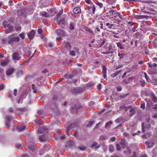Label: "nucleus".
I'll list each match as a JSON object with an SVG mask.
<instances>
[{
	"instance_id": "6ab92c4d",
	"label": "nucleus",
	"mask_w": 157,
	"mask_h": 157,
	"mask_svg": "<svg viewBox=\"0 0 157 157\" xmlns=\"http://www.w3.org/2000/svg\"><path fill=\"white\" fill-rule=\"evenodd\" d=\"M45 147H43L41 148L40 150V153L41 155L43 154L45 151Z\"/></svg>"
},
{
	"instance_id": "c756f323",
	"label": "nucleus",
	"mask_w": 157,
	"mask_h": 157,
	"mask_svg": "<svg viewBox=\"0 0 157 157\" xmlns=\"http://www.w3.org/2000/svg\"><path fill=\"white\" fill-rule=\"evenodd\" d=\"M78 148L79 149L81 150H84L86 148V147L83 146H80Z\"/></svg>"
},
{
	"instance_id": "c9c22d12",
	"label": "nucleus",
	"mask_w": 157,
	"mask_h": 157,
	"mask_svg": "<svg viewBox=\"0 0 157 157\" xmlns=\"http://www.w3.org/2000/svg\"><path fill=\"white\" fill-rule=\"evenodd\" d=\"M141 104L140 107L142 108H145V103L143 101H142L141 102Z\"/></svg>"
},
{
	"instance_id": "052dcab7",
	"label": "nucleus",
	"mask_w": 157,
	"mask_h": 157,
	"mask_svg": "<svg viewBox=\"0 0 157 157\" xmlns=\"http://www.w3.org/2000/svg\"><path fill=\"white\" fill-rule=\"evenodd\" d=\"M98 88L99 90H101V85L100 84H99L98 85Z\"/></svg>"
},
{
	"instance_id": "f3484780",
	"label": "nucleus",
	"mask_w": 157,
	"mask_h": 157,
	"mask_svg": "<svg viewBox=\"0 0 157 157\" xmlns=\"http://www.w3.org/2000/svg\"><path fill=\"white\" fill-rule=\"evenodd\" d=\"M151 95L152 98V100L154 102H156L157 100V98L153 93H151Z\"/></svg>"
},
{
	"instance_id": "0eeeda50",
	"label": "nucleus",
	"mask_w": 157,
	"mask_h": 157,
	"mask_svg": "<svg viewBox=\"0 0 157 157\" xmlns=\"http://www.w3.org/2000/svg\"><path fill=\"white\" fill-rule=\"evenodd\" d=\"M88 10H89V13L94 14L95 11V8L94 6H92L89 7L88 8Z\"/></svg>"
},
{
	"instance_id": "ea45409f",
	"label": "nucleus",
	"mask_w": 157,
	"mask_h": 157,
	"mask_svg": "<svg viewBox=\"0 0 157 157\" xmlns=\"http://www.w3.org/2000/svg\"><path fill=\"white\" fill-rule=\"evenodd\" d=\"M22 146V145L21 144H17L16 145V147L17 148H20Z\"/></svg>"
},
{
	"instance_id": "72a5a7b5",
	"label": "nucleus",
	"mask_w": 157,
	"mask_h": 157,
	"mask_svg": "<svg viewBox=\"0 0 157 157\" xmlns=\"http://www.w3.org/2000/svg\"><path fill=\"white\" fill-rule=\"evenodd\" d=\"M112 123V122L111 121L107 122L105 124V127L107 128Z\"/></svg>"
},
{
	"instance_id": "8fccbe9b",
	"label": "nucleus",
	"mask_w": 157,
	"mask_h": 157,
	"mask_svg": "<svg viewBox=\"0 0 157 157\" xmlns=\"http://www.w3.org/2000/svg\"><path fill=\"white\" fill-rule=\"evenodd\" d=\"M135 110L133 109H131L130 110V112L131 113V114H133Z\"/></svg>"
},
{
	"instance_id": "ddd939ff",
	"label": "nucleus",
	"mask_w": 157,
	"mask_h": 157,
	"mask_svg": "<svg viewBox=\"0 0 157 157\" xmlns=\"http://www.w3.org/2000/svg\"><path fill=\"white\" fill-rule=\"evenodd\" d=\"M117 44L118 47L121 49H123L124 48V44H122L120 42L117 43Z\"/></svg>"
},
{
	"instance_id": "79ce46f5",
	"label": "nucleus",
	"mask_w": 157,
	"mask_h": 157,
	"mask_svg": "<svg viewBox=\"0 0 157 157\" xmlns=\"http://www.w3.org/2000/svg\"><path fill=\"white\" fill-rule=\"evenodd\" d=\"M109 150V151L111 152H112L113 151V146H110Z\"/></svg>"
},
{
	"instance_id": "338daca9",
	"label": "nucleus",
	"mask_w": 157,
	"mask_h": 157,
	"mask_svg": "<svg viewBox=\"0 0 157 157\" xmlns=\"http://www.w3.org/2000/svg\"><path fill=\"white\" fill-rule=\"evenodd\" d=\"M100 26H99V28L101 29H103V24L102 23H101L100 24Z\"/></svg>"
},
{
	"instance_id": "aec40b11",
	"label": "nucleus",
	"mask_w": 157,
	"mask_h": 157,
	"mask_svg": "<svg viewBox=\"0 0 157 157\" xmlns=\"http://www.w3.org/2000/svg\"><path fill=\"white\" fill-rule=\"evenodd\" d=\"M26 128L27 127L25 126H23L21 127H18L17 128V129L20 131H23L25 129H26Z\"/></svg>"
},
{
	"instance_id": "6e6552de",
	"label": "nucleus",
	"mask_w": 157,
	"mask_h": 157,
	"mask_svg": "<svg viewBox=\"0 0 157 157\" xmlns=\"http://www.w3.org/2000/svg\"><path fill=\"white\" fill-rule=\"evenodd\" d=\"M35 34V32L34 30H32L31 32L29 33L28 35L29 38L31 39L33 38Z\"/></svg>"
},
{
	"instance_id": "774afa93",
	"label": "nucleus",
	"mask_w": 157,
	"mask_h": 157,
	"mask_svg": "<svg viewBox=\"0 0 157 157\" xmlns=\"http://www.w3.org/2000/svg\"><path fill=\"white\" fill-rule=\"evenodd\" d=\"M153 117L155 118H157V113H155V114H154L153 115Z\"/></svg>"
},
{
	"instance_id": "37998d69",
	"label": "nucleus",
	"mask_w": 157,
	"mask_h": 157,
	"mask_svg": "<svg viewBox=\"0 0 157 157\" xmlns=\"http://www.w3.org/2000/svg\"><path fill=\"white\" fill-rule=\"evenodd\" d=\"M13 94L14 96H16L17 95V90L16 89H15L13 90Z\"/></svg>"
},
{
	"instance_id": "13d9d810",
	"label": "nucleus",
	"mask_w": 157,
	"mask_h": 157,
	"mask_svg": "<svg viewBox=\"0 0 157 157\" xmlns=\"http://www.w3.org/2000/svg\"><path fill=\"white\" fill-rule=\"evenodd\" d=\"M61 39H62V38L61 37H57L56 38V40H58V41H60V40H61Z\"/></svg>"
},
{
	"instance_id": "603ef678",
	"label": "nucleus",
	"mask_w": 157,
	"mask_h": 157,
	"mask_svg": "<svg viewBox=\"0 0 157 157\" xmlns=\"http://www.w3.org/2000/svg\"><path fill=\"white\" fill-rule=\"evenodd\" d=\"M48 71L47 69L46 68L42 71V72L43 73H46Z\"/></svg>"
},
{
	"instance_id": "473e14b6",
	"label": "nucleus",
	"mask_w": 157,
	"mask_h": 157,
	"mask_svg": "<svg viewBox=\"0 0 157 157\" xmlns=\"http://www.w3.org/2000/svg\"><path fill=\"white\" fill-rule=\"evenodd\" d=\"M13 30V26H10L8 27V32H11Z\"/></svg>"
},
{
	"instance_id": "20e7f679",
	"label": "nucleus",
	"mask_w": 157,
	"mask_h": 157,
	"mask_svg": "<svg viewBox=\"0 0 157 157\" xmlns=\"http://www.w3.org/2000/svg\"><path fill=\"white\" fill-rule=\"evenodd\" d=\"M11 116L8 115H6L5 118V125L7 128H9L10 127L9 121L11 119Z\"/></svg>"
},
{
	"instance_id": "4c0bfd02",
	"label": "nucleus",
	"mask_w": 157,
	"mask_h": 157,
	"mask_svg": "<svg viewBox=\"0 0 157 157\" xmlns=\"http://www.w3.org/2000/svg\"><path fill=\"white\" fill-rule=\"evenodd\" d=\"M118 74H119L118 72H116V73H114L113 74H112V76L113 77H114L116 76H117Z\"/></svg>"
},
{
	"instance_id": "49530a36",
	"label": "nucleus",
	"mask_w": 157,
	"mask_h": 157,
	"mask_svg": "<svg viewBox=\"0 0 157 157\" xmlns=\"http://www.w3.org/2000/svg\"><path fill=\"white\" fill-rule=\"evenodd\" d=\"M140 83L143 86H144L145 85V82L144 81H141Z\"/></svg>"
},
{
	"instance_id": "4468645a",
	"label": "nucleus",
	"mask_w": 157,
	"mask_h": 157,
	"mask_svg": "<svg viewBox=\"0 0 157 157\" xmlns=\"http://www.w3.org/2000/svg\"><path fill=\"white\" fill-rule=\"evenodd\" d=\"M91 147H94L96 149H97L99 147V146L98 143L96 142H94L91 144Z\"/></svg>"
},
{
	"instance_id": "f257e3e1",
	"label": "nucleus",
	"mask_w": 157,
	"mask_h": 157,
	"mask_svg": "<svg viewBox=\"0 0 157 157\" xmlns=\"http://www.w3.org/2000/svg\"><path fill=\"white\" fill-rule=\"evenodd\" d=\"M47 132V128L44 126L38 129V132L39 133L43 134V135L40 136L39 137V140L40 141H44L47 139V134L46 133Z\"/></svg>"
},
{
	"instance_id": "09e8293b",
	"label": "nucleus",
	"mask_w": 157,
	"mask_h": 157,
	"mask_svg": "<svg viewBox=\"0 0 157 157\" xmlns=\"http://www.w3.org/2000/svg\"><path fill=\"white\" fill-rule=\"evenodd\" d=\"M21 29V26H18L17 27L16 29V30L17 31H20Z\"/></svg>"
},
{
	"instance_id": "e2e57ef3",
	"label": "nucleus",
	"mask_w": 157,
	"mask_h": 157,
	"mask_svg": "<svg viewBox=\"0 0 157 157\" xmlns=\"http://www.w3.org/2000/svg\"><path fill=\"white\" fill-rule=\"evenodd\" d=\"M105 40L104 39H103V41H102V42L101 43V44L100 45V46H101L102 45H103L104 43H105Z\"/></svg>"
},
{
	"instance_id": "a878e982",
	"label": "nucleus",
	"mask_w": 157,
	"mask_h": 157,
	"mask_svg": "<svg viewBox=\"0 0 157 157\" xmlns=\"http://www.w3.org/2000/svg\"><path fill=\"white\" fill-rule=\"evenodd\" d=\"M125 139H123L121 140V142L120 144L122 146H124L125 145Z\"/></svg>"
},
{
	"instance_id": "1a4fd4ad",
	"label": "nucleus",
	"mask_w": 157,
	"mask_h": 157,
	"mask_svg": "<svg viewBox=\"0 0 157 157\" xmlns=\"http://www.w3.org/2000/svg\"><path fill=\"white\" fill-rule=\"evenodd\" d=\"M73 12L75 14L80 13L81 12V9L79 7H76L73 10Z\"/></svg>"
},
{
	"instance_id": "5701e85b",
	"label": "nucleus",
	"mask_w": 157,
	"mask_h": 157,
	"mask_svg": "<svg viewBox=\"0 0 157 157\" xmlns=\"http://www.w3.org/2000/svg\"><path fill=\"white\" fill-rule=\"evenodd\" d=\"M149 70L151 71L150 73L151 74L155 75L156 74L157 72L155 70H154L152 68H150Z\"/></svg>"
},
{
	"instance_id": "393cba45",
	"label": "nucleus",
	"mask_w": 157,
	"mask_h": 157,
	"mask_svg": "<svg viewBox=\"0 0 157 157\" xmlns=\"http://www.w3.org/2000/svg\"><path fill=\"white\" fill-rule=\"evenodd\" d=\"M125 55V54L124 53H119L118 54V55L120 57V59H121L124 58Z\"/></svg>"
},
{
	"instance_id": "6e6d98bb",
	"label": "nucleus",
	"mask_w": 157,
	"mask_h": 157,
	"mask_svg": "<svg viewBox=\"0 0 157 157\" xmlns=\"http://www.w3.org/2000/svg\"><path fill=\"white\" fill-rule=\"evenodd\" d=\"M42 30L41 29H38V32L39 34H40L42 33Z\"/></svg>"
},
{
	"instance_id": "864d4df0",
	"label": "nucleus",
	"mask_w": 157,
	"mask_h": 157,
	"mask_svg": "<svg viewBox=\"0 0 157 157\" xmlns=\"http://www.w3.org/2000/svg\"><path fill=\"white\" fill-rule=\"evenodd\" d=\"M4 88V86L3 85L1 84L0 85V90H2Z\"/></svg>"
},
{
	"instance_id": "c03bdc74",
	"label": "nucleus",
	"mask_w": 157,
	"mask_h": 157,
	"mask_svg": "<svg viewBox=\"0 0 157 157\" xmlns=\"http://www.w3.org/2000/svg\"><path fill=\"white\" fill-rule=\"evenodd\" d=\"M128 23L130 26L134 24V23L132 21H129Z\"/></svg>"
},
{
	"instance_id": "680f3d73",
	"label": "nucleus",
	"mask_w": 157,
	"mask_h": 157,
	"mask_svg": "<svg viewBox=\"0 0 157 157\" xmlns=\"http://www.w3.org/2000/svg\"><path fill=\"white\" fill-rule=\"evenodd\" d=\"M125 152H128V153H129L130 152V150L129 149H127L125 151H124Z\"/></svg>"
},
{
	"instance_id": "58836bf2",
	"label": "nucleus",
	"mask_w": 157,
	"mask_h": 157,
	"mask_svg": "<svg viewBox=\"0 0 157 157\" xmlns=\"http://www.w3.org/2000/svg\"><path fill=\"white\" fill-rule=\"evenodd\" d=\"M122 87L121 86H119L117 88V91H120L121 90Z\"/></svg>"
},
{
	"instance_id": "c85d7f7f",
	"label": "nucleus",
	"mask_w": 157,
	"mask_h": 157,
	"mask_svg": "<svg viewBox=\"0 0 157 157\" xmlns=\"http://www.w3.org/2000/svg\"><path fill=\"white\" fill-rule=\"evenodd\" d=\"M70 54L71 55L74 56L75 55V52L73 50H71L70 52Z\"/></svg>"
},
{
	"instance_id": "a211bd4d",
	"label": "nucleus",
	"mask_w": 157,
	"mask_h": 157,
	"mask_svg": "<svg viewBox=\"0 0 157 157\" xmlns=\"http://www.w3.org/2000/svg\"><path fill=\"white\" fill-rule=\"evenodd\" d=\"M106 25L107 26H108V28L109 29H113L114 27L113 24H110L109 23H106Z\"/></svg>"
},
{
	"instance_id": "7c9ffc66",
	"label": "nucleus",
	"mask_w": 157,
	"mask_h": 157,
	"mask_svg": "<svg viewBox=\"0 0 157 157\" xmlns=\"http://www.w3.org/2000/svg\"><path fill=\"white\" fill-rule=\"evenodd\" d=\"M8 63V61H6L1 62V65L3 66L7 65Z\"/></svg>"
},
{
	"instance_id": "f03ea898",
	"label": "nucleus",
	"mask_w": 157,
	"mask_h": 157,
	"mask_svg": "<svg viewBox=\"0 0 157 157\" xmlns=\"http://www.w3.org/2000/svg\"><path fill=\"white\" fill-rule=\"evenodd\" d=\"M26 150L34 151L36 149V146L33 143L29 142L25 146Z\"/></svg>"
},
{
	"instance_id": "4d7b16f0",
	"label": "nucleus",
	"mask_w": 157,
	"mask_h": 157,
	"mask_svg": "<svg viewBox=\"0 0 157 157\" xmlns=\"http://www.w3.org/2000/svg\"><path fill=\"white\" fill-rule=\"evenodd\" d=\"M142 131L143 132H144V123H142Z\"/></svg>"
},
{
	"instance_id": "39448f33",
	"label": "nucleus",
	"mask_w": 157,
	"mask_h": 157,
	"mask_svg": "<svg viewBox=\"0 0 157 157\" xmlns=\"http://www.w3.org/2000/svg\"><path fill=\"white\" fill-rule=\"evenodd\" d=\"M56 32L58 35L62 36L66 34V33L63 30H60L59 29L56 30Z\"/></svg>"
},
{
	"instance_id": "a19ab883",
	"label": "nucleus",
	"mask_w": 157,
	"mask_h": 157,
	"mask_svg": "<svg viewBox=\"0 0 157 157\" xmlns=\"http://www.w3.org/2000/svg\"><path fill=\"white\" fill-rule=\"evenodd\" d=\"M117 149L118 151H120L121 149V147L120 145L118 144H117Z\"/></svg>"
},
{
	"instance_id": "3c124183",
	"label": "nucleus",
	"mask_w": 157,
	"mask_h": 157,
	"mask_svg": "<svg viewBox=\"0 0 157 157\" xmlns=\"http://www.w3.org/2000/svg\"><path fill=\"white\" fill-rule=\"evenodd\" d=\"M85 2L86 3L90 4L91 3V2L90 0H85Z\"/></svg>"
},
{
	"instance_id": "4be33fe9",
	"label": "nucleus",
	"mask_w": 157,
	"mask_h": 157,
	"mask_svg": "<svg viewBox=\"0 0 157 157\" xmlns=\"http://www.w3.org/2000/svg\"><path fill=\"white\" fill-rule=\"evenodd\" d=\"M64 19L63 18H62L59 21L58 24L59 25L64 24Z\"/></svg>"
},
{
	"instance_id": "b1692460",
	"label": "nucleus",
	"mask_w": 157,
	"mask_h": 157,
	"mask_svg": "<svg viewBox=\"0 0 157 157\" xmlns=\"http://www.w3.org/2000/svg\"><path fill=\"white\" fill-rule=\"evenodd\" d=\"M109 12L112 13V14H114V17H116L117 16L118 13L115 11L110 10L109 11Z\"/></svg>"
},
{
	"instance_id": "2f4dec72",
	"label": "nucleus",
	"mask_w": 157,
	"mask_h": 157,
	"mask_svg": "<svg viewBox=\"0 0 157 157\" xmlns=\"http://www.w3.org/2000/svg\"><path fill=\"white\" fill-rule=\"evenodd\" d=\"M42 15L44 17H47L48 16V14L47 12H44L42 13Z\"/></svg>"
},
{
	"instance_id": "a18cd8bd",
	"label": "nucleus",
	"mask_w": 157,
	"mask_h": 157,
	"mask_svg": "<svg viewBox=\"0 0 157 157\" xmlns=\"http://www.w3.org/2000/svg\"><path fill=\"white\" fill-rule=\"evenodd\" d=\"M68 1V0H61L63 4H65Z\"/></svg>"
},
{
	"instance_id": "f704fd0d",
	"label": "nucleus",
	"mask_w": 157,
	"mask_h": 157,
	"mask_svg": "<svg viewBox=\"0 0 157 157\" xmlns=\"http://www.w3.org/2000/svg\"><path fill=\"white\" fill-rule=\"evenodd\" d=\"M65 44L67 48H69L71 47V45L69 42H66Z\"/></svg>"
},
{
	"instance_id": "bb28decb",
	"label": "nucleus",
	"mask_w": 157,
	"mask_h": 157,
	"mask_svg": "<svg viewBox=\"0 0 157 157\" xmlns=\"http://www.w3.org/2000/svg\"><path fill=\"white\" fill-rule=\"evenodd\" d=\"M19 36L22 39H24L25 38L24 33H22L20 34Z\"/></svg>"
},
{
	"instance_id": "f8f14e48",
	"label": "nucleus",
	"mask_w": 157,
	"mask_h": 157,
	"mask_svg": "<svg viewBox=\"0 0 157 157\" xmlns=\"http://www.w3.org/2000/svg\"><path fill=\"white\" fill-rule=\"evenodd\" d=\"M101 29L99 28V26H97V27L94 29V32L95 33L98 35H99L101 33Z\"/></svg>"
},
{
	"instance_id": "dca6fc26",
	"label": "nucleus",
	"mask_w": 157,
	"mask_h": 157,
	"mask_svg": "<svg viewBox=\"0 0 157 157\" xmlns=\"http://www.w3.org/2000/svg\"><path fill=\"white\" fill-rule=\"evenodd\" d=\"M10 24V21H5L3 23V25L5 28H6L8 27Z\"/></svg>"
},
{
	"instance_id": "5fc2aeb1",
	"label": "nucleus",
	"mask_w": 157,
	"mask_h": 157,
	"mask_svg": "<svg viewBox=\"0 0 157 157\" xmlns=\"http://www.w3.org/2000/svg\"><path fill=\"white\" fill-rule=\"evenodd\" d=\"M115 139L116 138L115 137H112L110 139V140L112 141H114L115 140Z\"/></svg>"
},
{
	"instance_id": "2eb2a0df",
	"label": "nucleus",
	"mask_w": 157,
	"mask_h": 157,
	"mask_svg": "<svg viewBox=\"0 0 157 157\" xmlns=\"http://www.w3.org/2000/svg\"><path fill=\"white\" fill-rule=\"evenodd\" d=\"M147 144L148 148H150L152 147L154 145L155 142L154 141L147 142Z\"/></svg>"
},
{
	"instance_id": "e433bc0d",
	"label": "nucleus",
	"mask_w": 157,
	"mask_h": 157,
	"mask_svg": "<svg viewBox=\"0 0 157 157\" xmlns=\"http://www.w3.org/2000/svg\"><path fill=\"white\" fill-rule=\"evenodd\" d=\"M96 4L100 8L103 7V5L100 2H98L97 3H96Z\"/></svg>"
},
{
	"instance_id": "bf43d9fd",
	"label": "nucleus",
	"mask_w": 157,
	"mask_h": 157,
	"mask_svg": "<svg viewBox=\"0 0 157 157\" xmlns=\"http://www.w3.org/2000/svg\"><path fill=\"white\" fill-rule=\"evenodd\" d=\"M48 46L49 47L52 48V47H53V44L52 43H49L48 44Z\"/></svg>"
},
{
	"instance_id": "cd10ccee",
	"label": "nucleus",
	"mask_w": 157,
	"mask_h": 157,
	"mask_svg": "<svg viewBox=\"0 0 157 157\" xmlns=\"http://www.w3.org/2000/svg\"><path fill=\"white\" fill-rule=\"evenodd\" d=\"M70 29L71 30H73L74 29V26L72 23H71L70 24Z\"/></svg>"
},
{
	"instance_id": "412c9836",
	"label": "nucleus",
	"mask_w": 157,
	"mask_h": 157,
	"mask_svg": "<svg viewBox=\"0 0 157 157\" xmlns=\"http://www.w3.org/2000/svg\"><path fill=\"white\" fill-rule=\"evenodd\" d=\"M149 67H150L151 68H152V67H155L157 66V65L155 63H153L152 64L151 63H148Z\"/></svg>"
},
{
	"instance_id": "7ed1b4c3",
	"label": "nucleus",
	"mask_w": 157,
	"mask_h": 157,
	"mask_svg": "<svg viewBox=\"0 0 157 157\" xmlns=\"http://www.w3.org/2000/svg\"><path fill=\"white\" fill-rule=\"evenodd\" d=\"M9 40L8 43L10 44L13 42H18L20 41V38L18 36H15L14 34H13L9 36Z\"/></svg>"
},
{
	"instance_id": "9d476101",
	"label": "nucleus",
	"mask_w": 157,
	"mask_h": 157,
	"mask_svg": "<svg viewBox=\"0 0 157 157\" xmlns=\"http://www.w3.org/2000/svg\"><path fill=\"white\" fill-rule=\"evenodd\" d=\"M14 71V69L13 68H10L8 69L6 72L7 75H11Z\"/></svg>"
},
{
	"instance_id": "9b49d317",
	"label": "nucleus",
	"mask_w": 157,
	"mask_h": 157,
	"mask_svg": "<svg viewBox=\"0 0 157 157\" xmlns=\"http://www.w3.org/2000/svg\"><path fill=\"white\" fill-rule=\"evenodd\" d=\"M84 29L86 31L89 32L91 34L92 36H95L94 33L93 32V31L91 29H89L87 27H85L84 28Z\"/></svg>"
},
{
	"instance_id": "69168bd1",
	"label": "nucleus",
	"mask_w": 157,
	"mask_h": 157,
	"mask_svg": "<svg viewBox=\"0 0 157 157\" xmlns=\"http://www.w3.org/2000/svg\"><path fill=\"white\" fill-rule=\"evenodd\" d=\"M115 121L116 123H119L120 122V121L119 119H117Z\"/></svg>"
},
{
	"instance_id": "423d86ee",
	"label": "nucleus",
	"mask_w": 157,
	"mask_h": 157,
	"mask_svg": "<svg viewBox=\"0 0 157 157\" xmlns=\"http://www.w3.org/2000/svg\"><path fill=\"white\" fill-rule=\"evenodd\" d=\"M13 58L14 60H18L21 59L20 56L17 53H15L13 54Z\"/></svg>"
},
{
	"instance_id": "0e129e2a",
	"label": "nucleus",
	"mask_w": 157,
	"mask_h": 157,
	"mask_svg": "<svg viewBox=\"0 0 157 157\" xmlns=\"http://www.w3.org/2000/svg\"><path fill=\"white\" fill-rule=\"evenodd\" d=\"M144 74L145 77V78L147 80V81L148 78H147V74L146 73H144Z\"/></svg>"
},
{
	"instance_id": "de8ad7c7",
	"label": "nucleus",
	"mask_w": 157,
	"mask_h": 157,
	"mask_svg": "<svg viewBox=\"0 0 157 157\" xmlns=\"http://www.w3.org/2000/svg\"><path fill=\"white\" fill-rule=\"evenodd\" d=\"M103 71L104 72V74L103 75V77H104V78H105V77H106V74L105 73V68H104V66H103Z\"/></svg>"
}]
</instances>
